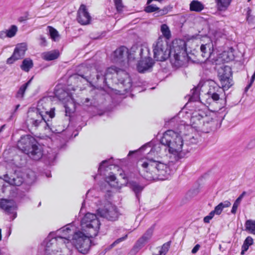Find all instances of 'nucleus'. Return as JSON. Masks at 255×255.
<instances>
[{"label": "nucleus", "mask_w": 255, "mask_h": 255, "mask_svg": "<svg viewBox=\"0 0 255 255\" xmlns=\"http://www.w3.org/2000/svg\"><path fill=\"white\" fill-rule=\"evenodd\" d=\"M25 20V19H24L23 17H20L19 19V21L20 22H22L23 21Z\"/></svg>", "instance_id": "64"}, {"label": "nucleus", "mask_w": 255, "mask_h": 255, "mask_svg": "<svg viewBox=\"0 0 255 255\" xmlns=\"http://www.w3.org/2000/svg\"><path fill=\"white\" fill-rule=\"evenodd\" d=\"M170 47L166 40L160 36L152 45L153 58L157 61H164L170 58Z\"/></svg>", "instance_id": "8"}, {"label": "nucleus", "mask_w": 255, "mask_h": 255, "mask_svg": "<svg viewBox=\"0 0 255 255\" xmlns=\"http://www.w3.org/2000/svg\"><path fill=\"white\" fill-rule=\"evenodd\" d=\"M186 42L182 39L174 41L172 47H170V60L176 67L185 66L190 59L187 53Z\"/></svg>", "instance_id": "4"}, {"label": "nucleus", "mask_w": 255, "mask_h": 255, "mask_svg": "<svg viewBox=\"0 0 255 255\" xmlns=\"http://www.w3.org/2000/svg\"><path fill=\"white\" fill-rule=\"evenodd\" d=\"M251 12H252L251 9L249 7H248L247 8V16H246V19L248 22H250L251 21V20H250V18L252 17Z\"/></svg>", "instance_id": "46"}, {"label": "nucleus", "mask_w": 255, "mask_h": 255, "mask_svg": "<svg viewBox=\"0 0 255 255\" xmlns=\"http://www.w3.org/2000/svg\"><path fill=\"white\" fill-rule=\"evenodd\" d=\"M134 48H132L130 53L128 49L125 46H122L117 49L114 53V60L116 62L122 63L126 60H134L137 58L135 55Z\"/></svg>", "instance_id": "11"}, {"label": "nucleus", "mask_w": 255, "mask_h": 255, "mask_svg": "<svg viewBox=\"0 0 255 255\" xmlns=\"http://www.w3.org/2000/svg\"><path fill=\"white\" fill-rule=\"evenodd\" d=\"M29 115L27 120V124L32 127L37 128L40 124L43 123L47 127L50 128L48 123L49 118L52 119L55 116V108H51L49 111L41 110L39 106L33 111H29Z\"/></svg>", "instance_id": "5"}, {"label": "nucleus", "mask_w": 255, "mask_h": 255, "mask_svg": "<svg viewBox=\"0 0 255 255\" xmlns=\"http://www.w3.org/2000/svg\"><path fill=\"white\" fill-rule=\"evenodd\" d=\"M192 95L191 96L189 101L190 102H196L198 101L199 99V88L198 87H195L191 91Z\"/></svg>", "instance_id": "35"}, {"label": "nucleus", "mask_w": 255, "mask_h": 255, "mask_svg": "<svg viewBox=\"0 0 255 255\" xmlns=\"http://www.w3.org/2000/svg\"><path fill=\"white\" fill-rule=\"evenodd\" d=\"M116 180V177L114 174L110 175L106 178V181L107 182L115 181Z\"/></svg>", "instance_id": "47"}, {"label": "nucleus", "mask_w": 255, "mask_h": 255, "mask_svg": "<svg viewBox=\"0 0 255 255\" xmlns=\"http://www.w3.org/2000/svg\"><path fill=\"white\" fill-rule=\"evenodd\" d=\"M6 34L5 31H0V38L3 39L6 37Z\"/></svg>", "instance_id": "54"}, {"label": "nucleus", "mask_w": 255, "mask_h": 255, "mask_svg": "<svg viewBox=\"0 0 255 255\" xmlns=\"http://www.w3.org/2000/svg\"><path fill=\"white\" fill-rule=\"evenodd\" d=\"M123 178L124 179L127 180V183L128 184V186L134 193L136 198L138 201H139L141 193L144 188V186L143 184H140V183L137 181L133 180H129L128 179V177L125 176H124Z\"/></svg>", "instance_id": "17"}, {"label": "nucleus", "mask_w": 255, "mask_h": 255, "mask_svg": "<svg viewBox=\"0 0 255 255\" xmlns=\"http://www.w3.org/2000/svg\"><path fill=\"white\" fill-rule=\"evenodd\" d=\"M43 243L45 246V255H51V250H54L55 247L57 246L55 233H50Z\"/></svg>", "instance_id": "18"}, {"label": "nucleus", "mask_w": 255, "mask_h": 255, "mask_svg": "<svg viewBox=\"0 0 255 255\" xmlns=\"http://www.w3.org/2000/svg\"><path fill=\"white\" fill-rule=\"evenodd\" d=\"M200 51L201 56L204 59V60L208 59L211 57L214 51L213 44L212 42H209L205 44H202L200 46Z\"/></svg>", "instance_id": "20"}, {"label": "nucleus", "mask_w": 255, "mask_h": 255, "mask_svg": "<svg viewBox=\"0 0 255 255\" xmlns=\"http://www.w3.org/2000/svg\"><path fill=\"white\" fill-rule=\"evenodd\" d=\"M245 231L250 234L255 235V220H248L245 224Z\"/></svg>", "instance_id": "29"}, {"label": "nucleus", "mask_w": 255, "mask_h": 255, "mask_svg": "<svg viewBox=\"0 0 255 255\" xmlns=\"http://www.w3.org/2000/svg\"><path fill=\"white\" fill-rule=\"evenodd\" d=\"M154 230V226H151L136 242L133 247V251L138 252L151 238Z\"/></svg>", "instance_id": "16"}, {"label": "nucleus", "mask_w": 255, "mask_h": 255, "mask_svg": "<svg viewBox=\"0 0 255 255\" xmlns=\"http://www.w3.org/2000/svg\"><path fill=\"white\" fill-rule=\"evenodd\" d=\"M57 255H68L64 254L62 250L60 251H56Z\"/></svg>", "instance_id": "56"}, {"label": "nucleus", "mask_w": 255, "mask_h": 255, "mask_svg": "<svg viewBox=\"0 0 255 255\" xmlns=\"http://www.w3.org/2000/svg\"><path fill=\"white\" fill-rule=\"evenodd\" d=\"M97 213L100 217L111 221L117 220L119 216L117 207L110 202L106 204L103 208H99Z\"/></svg>", "instance_id": "10"}, {"label": "nucleus", "mask_w": 255, "mask_h": 255, "mask_svg": "<svg viewBox=\"0 0 255 255\" xmlns=\"http://www.w3.org/2000/svg\"><path fill=\"white\" fill-rule=\"evenodd\" d=\"M218 77H232V69L230 67L228 66H221L219 69L218 72Z\"/></svg>", "instance_id": "24"}, {"label": "nucleus", "mask_w": 255, "mask_h": 255, "mask_svg": "<svg viewBox=\"0 0 255 255\" xmlns=\"http://www.w3.org/2000/svg\"><path fill=\"white\" fill-rule=\"evenodd\" d=\"M135 59H141L138 62L137 69L139 73H144L151 68L154 64V60L150 56V50L147 47L135 48Z\"/></svg>", "instance_id": "7"}, {"label": "nucleus", "mask_w": 255, "mask_h": 255, "mask_svg": "<svg viewBox=\"0 0 255 255\" xmlns=\"http://www.w3.org/2000/svg\"><path fill=\"white\" fill-rule=\"evenodd\" d=\"M87 72L89 70L87 69ZM85 74H76L72 76L74 79H78L79 77L86 81L93 83L98 87L107 86L110 88V82L119 86L118 92L121 95H124L131 92L132 87V81L129 75L125 70L118 68L116 66L108 68L105 71H98L96 75L92 74L87 75Z\"/></svg>", "instance_id": "2"}, {"label": "nucleus", "mask_w": 255, "mask_h": 255, "mask_svg": "<svg viewBox=\"0 0 255 255\" xmlns=\"http://www.w3.org/2000/svg\"><path fill=\"white\" fill-rule=\"evenodd\" d=\"M11 181H13V176H9V180H8V183L10 185H13V183L11 182Z\"/></svg>", "instance_id": "59"}, {"label": "nucleus", "mask_w": 255, "mask_h": 255, "mask_svg": "<svg viewBox=\"0 0 255 255\" xmlns=\"http://www.w3.org/2000/svg\"><path fill=\"white\" fill-rule=\"evenodd\" d=\"M17 31V27L15 25H12L10 28L5 30L7 37L11 38L14 36Z\"/></svg>", "instance_id": "38"}, {"label": "nucleus", "mask_w": 255, "mask_h": 255, "mask_svg": "<svg viewBox=\"0 0 255 255\" xmlns=\"http://www.w3.org/2000/svg\"><path fill=\"white\" fill-rule=\"evenodd\" d=\"M91 17L85 4H81L77 11V20L82 25L90 23Z\"/></svg>", "instance_id": "15"}, {"label": "nucleus", "mask_w": 255, "mask_h": 255, "mask_svg": "<svg viewBox=\"0 0 255 255\" xmlns=\"http://www.w3.org/2000/svg\"><path fill=\"white\" fill-rule=\"evenodd\" d=\"M160 143L167 146L171 154L168 164H164L152 158H147L141 166L143 172L141 175L147 180H163L169 178L178 166V161L183 158L189 151L188 148H185L183 140L179 133L173 130H167L160 139Z\"/></svg>", "instance_id": "1"}, {"label": "nucleus", "mask_w": 255, "mask_h": 255, "mask_svg": "<svg viewBox=\"0 0 255 255\" xmlns=\"http://www.w3.org/2000/svg\"><path fill=\"white\" fill-rule=\"evenodd\" d=\"M47 28L49 30V34L51 38L54 41H58L59 39L60 35L57 30L50 26H48Z\"/></svg>", "instance_id": "33"}, {"label": "nucleus", "mask_w": 255, "mask_h": 255, "mask_svg": "<svg viewBox=\"0 0 255 255\" xmlns=\"http://www.w3.org/2000/svg\"><path fill=\"white\" fill-rule=\"evenodd\" d=\"M92 238L80 231H78L73 235L72 243L79 253L86 254L90 250L91 244L90 238Z\"/></svg>", "instance_id": "9"}, {"label": "nucleus", "mask_w": 255, "mask_h": 255, "mask_svg": "<svg viewBox=\"0 0 255 255\" xmlns=\"http://www.w3.org/2000/svg\"><path fill=\"white\" fill-rule=\"evenodd\" d=\"M40 40V44L41 46H45L47 45L46 40L45 37H44L42 36H41Z\"/></svg>", "instance_id": "48"}, {"label": "nucleus", "mask_w": 255, "mask_h": 255, "mask_svg": "<svg viewBox=\"0 0 255 255\" xmlns=\"http://www.w3.org/2000/svg\"><path fill=\"white\" fill-rule=\"evenodd\" d=\"M72 231L67 226L59 229L55 233V238L56 239V246H65L69 243L71 239L70 236Z\"/></svg>", "instance_id": "12"}, {"label": "nucleus", "mask_w": 255, "mask_h": 255, "mask_svg": "<svg viewBox=\"0 0 255 255\" xmlns=\"http://www.w3.org/2000/svg\"><path fill=\"white\" fill-rule=\"evenodd\" d=\"M127 237H128V235H126L125 236L118 239L109 246L110 248L111 249V248L114 247L119 243L124 241L125 240H126L127 239Z\"/></svg>", "instance_id": "45"}, {"label": "nucleus", "mask_w": 255, "mask_h": 255, "mask_svg": "<svg viewBox=\"0 0 255 255\" xmlns=\"http://www.w3.org/2000/svg\"><path fill=\"white\" fill-rule=\"evenodd\" d=\"M185 148H186V146L196 144L198 142L197 136L188 135L185 138Z\"/></svg>", "instance_id": "36"}, {"label": "nucleus", "mask_w": 255, "mask_h": 255, "mask_svg": "<svg viewBox=\"0 0 255 255\" xmlns=\"http://www.w3.org/2000/svg\"><path fill=\"white\" fill-rule=\"evenodd\" d=\"M231 205V203L228 200L221 202L215 207L214 212H216V215H219L221 214L224 208L230 207Z\"/></svg>", "instance_id": "28"}, {"label": "nucleus", "mask_w": 255, "mask_h": 255, "mask_svg": "<svg viewBox=\"0 0 255 255\" xmlns=\"http://www.w3.org/2000/svg\"><path fill=\"white\" fill-rule=\"evenodd\" d=\"M171 242L168 241L164 243L161 248H158L160 250L162 251L161 253H164L165 255L168 252L170 248Z\"/></svg>", "instance_id": "40"}, {"label": "nucleus", "mask_w": 255, "mask_h": 255, "mask_svg": "<svg viewBox=\"0 0 255 255\" xmlns=\"http://www.w3.org/2000/svg\"><path fill=\"white\" fill-rule=\"evenodd\" d=\"M200 246L199 244H197L192 250L191 253L193 254L196 253L199 250Z\"/></svg>", "instance_id": "50"}, {"label": "nucleus", "mask_w": 255, "mask_h": 255, "mask_svg": "<svg viewBox=\"0 0 255 255\" xmlns=\"http://www.w3.org/2000/svg\"><path fill=\"white\" fill-rule=\"evenodd\" d=\"M33 66L32 60L29 58H26L22 61L20 68L25 72H28Z\"/></svg>", "instance_id": "30"}, {"label": "nucleus", "mask_w": 255, "mask_h": 255, "mask_svg": "<svg viewBox=\"0 0 255 255\" xmlns=\"http://www.w3.org/2000/svg\"><path fill=\"white\" fill-rule=\"evenodd\" d=\"M20 106V105H17L15 107V109L14 110V111L11 113V115L9 117V120H11L12 119V118H13V117L15 116V113H16V111L17 110V109H18V108Z\"/></svg>", "instance_id": "49"}, {"label": "nucleus", "mask_w": 255, "mask_h": 255, "mask_svg": "<svg viewBox=\"0 0 255 255\" xmlns=\"http://www.w3.org/2000/svg\"><path fill=\"white\" fill-rule=\"evenodd\" d=\"M150 144V143L149 142V143H147L146 144H145V145H143L142 146H141L139 149V150H142L143 149H144V148L145 147H146L147 146H149V145Z\"/></svg>", "instance_id": "58"}, {"label": "nucleus", "mask_w": 255, "mask_h": 255, "mask_svg": "<svg viewBox=\"0 0 255 255\" xmlns=\"http://www.w3.org/2000/svg\"><path fill=\"white\" fill-rule=\"evenodd\" d=\"M160 30L162 35L166 39H170L171 37V32L169 27L167 24H162L161 25Z\"/></svg>", "instance_id": "34"}, {"label": "nucleus", "mask_w": 255, "mask_h": 255, "mask_svg": "<svg viewBox=\"0 0 255 255\" xmlns=\"http://www.w3.org/2000/svg\"><path fill=\"white\" fill-rule=\"evenodd\" d=\"M109 160H105L103 161L100 164L99 170L101 169L103 167L107 166V163L108 162Z\"/></svg>", "instance_id": "52"}, {"label": "nucleus", "mask_w": 255, "mask_h": 255, "mask_svg": "<svg viewBox=\"0 0 255 255\" xmlns=\"http://www.w3.org/2000/svg\"><path fill=\"white\" fill-rule=\"evenodd\" d=\"M219 80L223 90H228L234 84L232 77H220Z\"/></svg>", "instance_id": "25"}, {"label": "nucleus", "mask_w": 255, "mask_h": 255, "mask_svg": "<svg viewBox=\"0 0 255 255\" xmlns=\"http://www.w3.org/2000/svg\"><path fill=\"white\" fill-rule=\"evenodd\" d=\"M168 12V9L167 7H164L162 9H160L156 12L154 14H156L155 16H160L167 14Z\"/></svg>", "instance_id": "42"}, {"label": "nucleus", "mask_w": 255, "mask_h": 255, "mask_svg": "<svg viewBox=\"0 0 255 255\" xmlns=\"http://www.w3.org/2000/svg\"><path fill=\"white\" fill-rule=\"evenodd\" d=\"M26 50L27 46L25 43H22L17 45L12 55L7 59L6 63L11 64L15 61L22 59L24 57Z\"/></svg>", "instance_id": "14"}, {"label": "nucleus", "mask_w": 255, "mask_h": 255, "mask_svg": "<svg viewBox=\"0 0 255 255\" xmlns=\"http://www.w3.org/2000/svg\"><path fill=\"white\" fill-rule=\"evenodd\" d=\"M116 9L118 11L120 12L122 11L123 5L122 0H114Z\"/></svg>", "instance_id": "43"}, {"label": "nucleus", "mask_w": 255, "mask_h": 255, "mask_svg": "<svg viewBox=\"0 0 255 255\" xmlns=\"http://www.w3.org/2000/svg\"><path fill=\"white\" fill-rule=\"evenodd\" d=\"M204 5L200 1L194 0L190 4V9L191 11L200 12L204 9Z\"/></svg>", "instance_id": "27"}, {"label": "nucleus", "mask_w": 255, "mask_h": 255, "mask_svg": "<svg viewBox=\"0 0 255 255\" xmlns=\"http://www.w3.org/2000/svg\"><path fill=\"white\" fill-rule=\"evenodd\" d=\"M59 56V51L54 50L43 53L42 57L46 61H51L57 59Z\"/></svg>", "instance_id": "26"}, {"label": "nucleus", "mask_w": 255, "mask_h": 255, "mask_svg": "<svg viewBox=\"0 0 255 255\" xmlns=\"http://www.w3.org/2000/svg\"><path fill=\"white\" fill-rule=\"evenodd\" d=\"M5 127V125H2L0 128V132H1L3 129Z\"/></svg>", "instance_id": "62"}, {"label": "nucleus", "mask_w": 255, "mask_h": 255, "mask_svg": "<svg viewBox=\"0 0 255 255\" xmlns=\"http://www.w3.org/2000/svg\"><path fill=\"white\" fill-rule=\"evenodd\" d=\"M157 253H156L154 252L153 253V255H165L164 253L162 254V252L161 253L162 251L160 250L158 248L156 249Z\"/></svg>", "instance_id": "55"}, {"label": "nucleus", "mask_w": 255, "mask_h": 255, "mask_svg": "<svg viewBox=\"0 0 255 255\" xmlns=\"http://www.w3.org/2000/svg\"><path fill=\"white\" fill-rule=\"evenodd\" d=\"M51 255H57L56 252L55 253V250H51Z\"/></svg>", "instance_id": "61"}, {"label": "nucleus", "mask_w": 255, "mask_h": 255, "mask_svg": "<svg viewBox=\"0 0 255 255\" xmlns=\"http://www.w3.org/2000/svg\"><path fill=\"white\" fill-rule=\"evenodd\" d=\"M224 91L218 86L211 85L208 93L214 101H216L220 99V93Z\"/></svg>", "instance_id": "22"}, {"label": "nucleus", "mask_w": 255, "mask_h": 255, "mask_svg": "<svg viewBox=\"0 0 255 255\" xmlns=\"http://www.w3.org/2000/svg\"><path fill=\"white\" fill-rule=\"evenodd\" d=\"M23 182V180L22 178L18 176L13 177V181H11L13 186H17L21 185Z\"/></svg>", "instance_id": "41"}, {"label": "nucleus", "mask_w": 255, "mask_h": 255, "mask_svg": "<svg viewBox=\"0 0 255 255\" xmlns=\"http://www.w3.org/2000/svg\"><path fill=\"white\" fill-rule=\"evenodd\" d=\"M206 119H208V118L203 112H195L191 117V122L192 123V126L195 128L201 129L203 125L202 122L205 121Z\"/></svg>", "instance_id": "19"}, {"label": "nucleus", "mask_w": 255, "mask_h": 255, "mask_svg": "<svg viewBox=\"0 0 255 255\" xmlns=\"http://www.w3.org/2000/svg\"><path fill=\"white\" fill-rule=\"evenodd\" d=\"M138 150H134V151H130L128 154V156H131L133 154L135 153V152H137Z\"/></svg>", "instance_id": "60"}, {"label": "nucleus", "mask_w": 255, "mask_h": 255, "mask_svg": "<svg viewBox=\"0 0 255 255\" xmlns=\"http://www.w3.org/2000/svg\"><path fill=\"white\" fill-rule=\"evenodd\" d=\"M33 79V77H32L31 79H30L27 82H26L25 84L22 85L20 88H19L18 90L17 91L15 97L20 100H23L25 92L26 90L27 89V87L30 85V84L31 83V81Z\"/></svg>", "instance_id": "23"}, {"label": "nucleus", "mask_w": 255, "mask_h": 255, "mask_svg": "<svg viewBox=\"0 0 255 255\" xmlns=\"http://www.w3.org/2000/svg\"><path fill=\"white\" fill-rule=\"evenodd\" d=\"M218 9L220 10H225L230 4L232 0H215Z\"/></svg>", "instance_id": "31"}, {"label": "nucleus", "mask_w": 255, "mask_h": 255, "mask_svg": "<svg viewBox=\"0 0 255 255\" xmlns=\"http://www.w3.org/2000/svg\"><path fill=\"white\" fill-rule=\"evenodd\" d=\"M254 241L253 238L248 236L244 241V244L242 247L241 255H244L245 252L247 251L249 249V246L253 244Z\"/></svg>", "instance_id": "32"}, {"label": "nucleus", "mask_w": 255, "mask_h": 255, "mask_svg": "<svg viewBox=\"0 0 255 255\" xmlns=\"http://www.w3.org/2000/svg\"><path fill=\"white\" fill-rule=\"evenodd\" d=\"M255 19V17H254L253 15H252V17L250 18V20L251 21L250 22H249V23L253 22L254 20Z\"/></svg>", "instance_id": "63"}, {"label": "nucleus", "mask_w": 255, "mask_h": 255, "mask_svg": "<svg viewBox=\"0 0 255 255\" xmlns=\"http://www.w3.org/2000/svg\"><path fill=\"white\" fill-rule=\"evenodd\" d=\"M144 8V11L147 13H151L154 11H158L159 7L154 4H148Z\"/></svg>", "instance_id": "39"}, {"label": "nucleus", "mask_w": 255, "mask_h": 255, "mask_svg": "<svg viewBox=\"0 0 255 255\" xmlns=\"http://www.w3.org/2000/svg\"><path fill=\"white\" fill-rule=\"evenodd\" d=\"M17 146L19 150L34 160H39L42 157V146L34 137L29 134L22 136L18 141Z\"/></svg>", "instance_id": "3"}, {"label": "nucleus", "mask_w": 255, "mask_h": 255, "mask_svg": "<svg viewBox=\"0 0 255 255\" xmlns=\"http://www.w3.org/2000/svg\"><path fill=\"white\" fill-rule=\"evenodd\" d=\"M0 208L4 213L8 215H11V220H13L16 217L17 206L13 200L2 199L0 200Z\"/></svg>", "instance_id": "13"}, {"label": "nucleus", "mask_w": 255, "mask_h": 255, "mask_svg": "<svg viewBox=\"0 0 255 255\" xmlns=\"http://www.w3.org/2000/svg\"><path fill=\"white\" fill-rule=\"evenodd\" d=\"M0 178L3 179L5 182L8 183L9 180V176L8 174H5L1 176H0Z\"/></svg>", "instance_id": "51"}, {"label": "nucleus", "mask_w": 255, "mask_h": 255, "mask_svg": "<svg viewBox=\"0 0 255 255\" xmlns=\"http://www.w3.org/2000/svg\"><path fill=\"white\" fill-rule=\"evenodd\" d=\"M212 219V218L208 215L204 218L203 221L205 223H209Z\"/></svg>", "instance_id": "53"}, {"label": "nucleus", "mask_w": 255, "mask_h": 255, "mask_svg": "<svg viewBox=\"0 0 255 255\" xmlns=\"http://www.w3.org/2000/svg\"><path fill=\"white\" fill-rule=\"evenodd\" d=\"M100 225V222L95 214L87 213L81 221V232L90 237H95L99 233Z\"/></svg>", "instance_id": "6"}, {"label": "nucleus", "mask_w": 255, "mask_h": 255, "mask_svg": "<svg viewBox=\"0 0 255 255\" xmlns=\"http://www.w3.org/2000/svg\"><path fill=\"white\" fill-rule=\"evenodd\" d=\"M216 215V213L215 212H214V210L212 211L209 214V216H210L211 218H213V217L215 215Z\"/></svg>", "instance_id": "57"}, {"label": "nucleus", "mask_w": 255, "mask_h": 255, "mask_svg": "<svg viewBox=\"0 0 255 255\" xmlns=\"http://www.w3.org/2000/svg\"><path fill=\"white\" fill-rule=\"evenodd\" d=\"M47 158L49 164L52 165L56 159V155L54 153L49 154L47 155Z\"/></svg>", "instance_id": "44"}, {"label": "nucleus", "mask_w": 255, "mask_h": 255, "mask_svg": "<svg viewBox=\"0 0 255 255\" xmlns=\"http://www.w3.org/2000/svg\"><path fill=\"white\" fill-rule=\"evenodd\" d=\"M245 194V192H243L242 193V194H241L240 195V196L235 201V202L233 204V206L232 207V210H231V213L232 214H236V213L237 212V208H238L239 205H240L241 201Z\"/></svg>", "instance_id": "37"}, {"label": "nucleus", "mask_w": 255, "mask_h": 255, "mask_svg": "<svg viewBox=\"0 0 255 255\" xmlns=\"http://www.w3.org/2000/svg\"><path fill=\"white\" fill-rule=\"evenodd\" d=\"M203 125L201 128V130L206 133L209 132L210 131L214 130L215 128V126L217 124L216 121L213 119H206L205 121H203Z\"/></svg>", "instance_id": "21"}]
</instances>
